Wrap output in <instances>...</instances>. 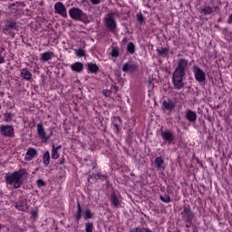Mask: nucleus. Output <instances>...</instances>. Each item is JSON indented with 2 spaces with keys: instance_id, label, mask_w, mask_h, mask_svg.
<instances>
[{
  "instance_id": "obj_51",
  "label": "nucleus",
  "mask_w": 232,
  "mask_h": 232,
  "mask_svg": "<svg viewBox=\"0 0 232 232\" xmlns=\"http://www.w3.org/2000/svg\"><path fill=\"white\" fill-rule=\"evenodd\" d=\"M60 164H64V160L60 161Z\"/></svg>"
},
{
  "instance_id": "obj_15",
  "label": "nucleus",
  "mask_w": 232,
  "mask_h": 232,
  "mask_svg": "<svg viewBox=\"0 0 232 232\" xmlns=\"http://www.w3.org/2000/svg\"><path fill=\"white\" fill-rule=\"evenodd\" d=\"M154 167L156 168V169H158V171H164V169H166V166L164 165V160L162 159V157H157L154 160Z\"/></svg>"
},
{
  "instance_id": "obj_28",
  "label": "nucleus",
  "mask_w": 232,
  "mask_h": 232,
  "mask_svg": "<svg viewBox=\"0 0 232 232\" xmlns=\"http://www.w3.org/2000/svg\"><path fill=\"white\" fill-rule=\"evenodd\" d=\"M112 122H113L114 128L117 130V131H119V128L122 126V121L121 120V117L119 116L114 117Z\"/></svg>"
},
{
  "instance_id": "obj_27",
  "label": "nucleus",
  "mask_w": 232,
  "mask_h": 232,
  "mask_svg": "<svg viewBox=\"0 0 232 232\" xmlns=\"http://www.w3.org/2000/svg\"><path fill=\"white\" fill-rule=\"evenodd\" d=\"M156 52L160 57H166L169 52V47H161V49H157Z\"/></svg>"
},
{
  "instance_id": "obj_2",
  "label": "nucleus",
  "mask_w": 232,
  "mask_h": 232,
  "mask_svg": "<svg viewBox=\"0 0 232 232\" xmlns=\"http://www.w3.org/2000/svg\"><path fill=\"white\" fill-rule=\"evenodd\" d=\"M26 175V169H20L18 171L5 174V179L7 186H13L14 189H19L23 185V177Z\"/></svg>"
},
{
  "instance_id": "obj_21",
  "label": "nucleus",
  "mask_w": 232,
  "mask_h": 232,
  "mask_svg": "<svg viewBox=\"0 0 232 232\" xmlns=\"http://www.w3.org/2000/svg\"><path fill=\"white\" fill-rule=\"evenodd\" d=\"M186 119L188 122H195L197 121V112L188 110L186 113Z\"/></svg>"
},
{
  "instance_id": "obj_22",
  "label": "nucleus",
  "mask_w": 232,
  "mask_h": 232,
  "mask_svg": "<svg viewBox=\"0 0 232 232\" xmlns=\"http://www.w3.org/2000/svg\"><path fill=\"white\" fill-rule=\"evenodd\" d=\"M87 70L89 73H98L99 72V65L93 63H87Z\"/></svg>"
},
{
  "instance_id": "obj_32",
  "label": "nucleus",
  "mask_w": 232,
  "mask_h": 232,
  "mask_svg": "<svg viewBox=\"0 0 232 232\" xmlns=\"http://www.w3.org/2000/svg\"><path fill=\"white\" fill-rule=\"evenodd\" d=\"M127 51L130 53V55H133V53H135V44L130 42L127 44Z\"/></svg>"
},
{
  "instance_id": "obj_19",
  "label": "nucleus",
  "mask_w": 232,
  "mask_h": 232,
  "mask_svg": "<svg viewBox=\"0 0 232 232\" xmlns=\"http://www.w3.org/2000/svg\"><path fill=\"white\" fill-rule=\"evenodd\" d=\"M82 68H84V65L81 62H76L71 64V69L72 72H76V73H81V72H82Z\"/></svg>"
},
{
  "instance_id": "obj_31",
  "label": "nucleus",
  "mask_w": 232,
  "mask_h": 232,
  "mask_svg": "<svg viewBox=\"0 0 232 232\" xmlns=\"http://www.w3.org/2000/svg\"><path fill=\"white\" fill-rule=\"evenodd\" d=\"M83 218L85 220H88L90 218H93V213H92V210L90 208H87L85 211H84V214H83Z\"/></svg>"
},
{
  "instance_id": "obj_13",
  "label": "nucleus",
  "mask_w": 232,
  "mask_h": 232,
  "mask_svg": "<svg viewBox=\"0 0 232 232\" xmlns=\"http://www.w3.org/2000/svg\"><path fill=\"white\" fill-rule=\"evenodd\" d=\"M12 30H17V23L14 20H7L5 22V25L3 30V33L5 34H8Z\"/></svg>"
},
{
  "instance_id": "obj_26",
  "label": "nucleus",
  "mask_w": 232,
  "mask_h": 232,
  "mask_svg": "<svg viewBox=\"0 0 232 232\" xmlns=\"http://www.w3.org/2000/svg\"><path fill=\"white\" fill-rule=\"evenodd\" d=\"M82 218V208H81V203H77V211L76 214L74 215V218L76 222L79 223V220Z\"/></svg>"
},
{
  "instance_id": "obj_37",
  "label": "nucleus",
  "mask_w": 232,
  "mask_h": 232,
  "mask_svg": "<svg viewBox=\"0 0 232 232\" xmlns=\"http://www.w3.org/2000/svg\"><path fill=\"white\" fill-rule=\"evenodd\" d=\"M111 57H119V48H114L111 53Z\"/></svg>"
},
{
  "instance_id": "obj_48",
  "label": "nucleus",
  "mask_w": 232,
  "mask_h": 232,
  "mask_svg": "<svg viewBox=\"0 0 232 232\" xmlns=\"http://www.w3.org/2000/svg\"><path fill=\"white\" fill-rule=\"evenodd\" d=\"M3 52H5V48L0 49V55H1V53H3Z\"/></svg>"
},
{
  "instance_id": "obj_23",
  "label": "nucleus",
  "mask_w": 232,
  "mask_h": 232,
  "mask_svg": "<svg viewBox=\"0 0 232 232\" xmlns=\"http://www.w3.org/2000/svg\"><path fill=\"white\" fill-rule=\"evenodd\" d=\"M92 177L93 179H95V180H102V182H104V180L108 182L109 179L108 174H102L101 172H98L97 174H92Z\"/></svg>"
},
{
  "instance_id": "obj_14",
  "label": "nucleus",
  "mask_w": 232,
  "mask_h": 232,
  "mask_svg": "<svg viewBox=\"0 0 232 232\" xmlns=\"http://www.w3.org/2000/svg\"><path fill=\"white\" fill-rule=\"evenodd\" d=\"M110 202L111 206H113L116 208H121V199H119V196L115 192H111L110 196Z\"/></svg>"
},
{
  "instance_id": "obj_42",
  "label": "nucleus",
  "mask_w": 232,
  "mask_h": 232,
  "mask_svg": "<svg viewBox=\"0 0 232 232\" xmlns=\"http://www.w3.org/2000/svg\"><path fill=\"white\" fill-rule=\"evenodd\" d=\"M92 5H101V0H90Z\"/></svg>"
},
{
  "instance_id": "obj_25",
  "label": "nucleus",
  "mask_w": 232,
  "mask_h": 232,
  "mask_svg": "<svg viewBox=\"0 0 232 232\" xmlns=\"http://www.w3.org/2000/svg\"><path fill=\"white\" fill-rule=\"evenodd\" d=\"M62 146H58L55 147V145H53V149H52V159H53L54 160L59 159L60 155H59V150H61Z\"/></svg>"
},
{
  "instance_id": "obj_6",
  "label": "nucleus",
  "mask_w": 232,
  "mask_h": 232,
  "mask_svg": "<svg viewBox=\"0 0 232 232\" xmlns=\"http://www.w3.org/2000/svg\"><path fill=\"white\" fill-rule=\"evenodd\" d=\"M175 108H177V102H175V101L171 99L164 100L161 104V110L162 111H164V113H166L167 111L171 113V111H173Z\"/></svg>"
},
{
  "instance_id": "obj_24",
  "label": "nucleus",
  "mask_w": 232,
  "mask_h": 232,
  "mask_svg": "<svg viewBox=\"0 0 232 232\" xmlns=\"http://www.w3.org/2000/svg\"><path fill=\"white\" fill-rule=\"evenodd\" d=\"M199 14H203V15H211L213 14V9L211 6H204L199 9Z\"/></svg>"
},
{
  "instance_id": "obj_17",
  "label": "nucleus",
  "mask_w": 232,
  "mask_h": 232,
  "mask_svg": "<svg viewBox=\"0 0 232 232\" xmlns=\"http://www.w3.org/2000/svg\"><path fill=\"white\" fill-rule=\"evenodd\" d=\"M20 77H22V79H24V81H32V72H30V70H28L27 68H23L21 69L20 72Z\"/></svg>"
},
{
  "instance_id": "obj_9",
  "label": "nucleus",
  "mask_w": 232,
  "mask_h": 232,
  "mask_svg": "<svg viewBox=\"0 0 232 232\" xmlns=\"http://www.w3.org/2000/svg\"><path fill=\"white\" fill-rule=\"evenodd\" d=\"M0 133L4 137H10V138L14 137L15 135L13 125H2L0 127Z\"/></svg>"
},
{
  "instance_id": "obj_18",
  "label": "nucleus",
  "mask_w": 232,
  "mask_h": 232,
  "mask_svg": "<svg viewBox=\"0 0 232 232\" xmlns=\"http://www.w3.org/2000/svg\"><path fill=\"white\" fill-rule=\"evenodd\" d=\"M53 57V52L48 51L44 52L40 54V61L43 63H47V61H52V58Z\"/></svg>"
},
{
  "instance_id": "obj_12",
  "label": "nucleus",
  "mask_w": 232,
  "mask_h": 232,
  "mask_svg": "<svg viewBox=\"0 0 232 232\" xmlns=\"http://www.w3.org/2000/svg\"><path fill=\"white\" fill-rule=\"evenodd\" d=\"M161 138L165 142H168V144H171L173 140H175V132L167 130L161 132Z\"/></svg>"
},
{
  "instance_id": "obj_53",
  "label": "nucleus",
  "mask_w": 232,
  "mask_h": 232,
  "mask_svg": "<svg viewBox=\"0 0 232 232\" xmlns=\"http://www.w3.org/2000/svg\"><path fill=\"white\" fill-rule=\"evenodd\" d=\"M121 81H122V78H119V82H121Z\"/></svg>"
},
{
  "instance_id": "obj_33",
  "label": "nucleus",
  "mask_w": 232,
  "mask_h": 232,
  "mask_svg": "<svg viewBox=\"0 0 232 232\" xmlns=\"http://www.w3.org/2000/svg\"><path fill=\"white\" fill-rule=\"evenodd\" d=\"M160 198L162 202H165V204H169V202H171V198L166 194L164 196H160Z\"/></svg>"
},
{
  "instance_id": "obj_35",
  "label": "nucleus",
  "mask_w": 232,
  "mask_h": 232,
  "mask_svg": "<svg viewBox=\"0 0 232 232\" xmlns=\"http://www.w3.org/2000/svg\"><path fill=\"white\" fill-rule=\"evenodd\" d=\"M74 52L77 57H84L86 55V52H84L82 49H75Z\"/></svg>"
},
{
  "instance_id": "obj_44",
  "label": "nucleus",
  "mask_w": 232,
  "mask_h": 232,
  "mask_svg": "<svg viewBox=\"0 0 232 232\" xmlns=\"http://www.w3.org/2000/svg\"><path fill=\"white\" fill-rule=\"evenodd\" d=\"M31 215H32L33 218H36V217H37V211H35V210L32 211V212H31Z\"/></svg>"
},
{
  "instance_id": "obj_4",
  "label": "nucleus",
  "mask_w": 232,
  "mask_h": 232,
  "mask_svg": "<svg viewBox=\"0 0 232 232\" xmlns=\"http://www.w3.org/2000/svg\"><path fill=\"white\" fill-rule=\"evenodd\" d=\"M104 26L111 34H117V21L115 20V13H108L103 19Z\"/></svg>"
},
{
  "instance_id": "obj_49",
  "label": "nucleus",
  "mask_w": 232,
  "mask_h": 232,
  "mask_svg": "<svg viewBox=\"0 0 232 232\" xmlns=\"http://www.w3.org/2000/svg\"><path fill=\"white\" fill-rule=\"evenodd\" d=\"M116 75L121 78V72H116Z\"/></svg>"
},
{
  "instance_id": "obj_7",
  "label": "nucleus",
  "mask_w": 232,
  "mask_h": 232,
  "mask_svg": "<svg viewBox=\"0 0 232 232\" xmlns=\"http://www.w3.org/2000/svg\"><path fill=\"white\" fill-rule=\"evenodd\" d=\"M193 73L198 82H206V72L200 67L194 65Z\"/></svg>"
},
{
  "instance_id": "obj_52",
  "label": "nucleus",
  "mask_w": 232,
  "mask_h": 232,
  "mask_svg": "<svg viewBox=\"0 0 232 232\" xmlns=\"http://www.w3.org/2000/svg\"><path fill=\"white\" fill-rule=\"evenodd\" d=\"M1 229H3V225L0 224V231H1Z\"/></svg>"
},
{
  "instance_id": "obj_8",
  "label": "nucleus",
  "mask_w": 232,
  "mask_h": 232,
  "mask_svg": "<svg viewBox=\"0 0 232 232\" xmlns=\"http://www.w3.org/2000/svg\"><path fill=\"white\" fill-rule=\"evenodd\" d=\"M54 14H58V15H61L62 17H68V12L66 11V6L63 2H56L54 4Z\"/></svg>"
},
{
  "instance_id": "obj_29",
  "label": "nucleus",
  "mask_w": 232,
  "mask_h": 232,
  "mask_svg": "<svg viewBox=\"0 0 232 232\" xmlns=\"http://www.w3.org/2000/svg\"><path fill=\"white\" fill-rule=\"evenodd\" d=\"M43 162L45 167L50 166V151H45L43 155Z\"/></svg>"
},
{
  "instance_id": "obj_11",
  "label": "nucleus",
  "mask_w": 232,
  "mask_h": 232,
  "mask_svg": "<svg viewBox=\"0 0 232 232\" xmlns=\"http://www.w3.org/2000/svg\"><path fill=\"white\" fill-rule=\"evenodd\" d=\"M36 128H37V133H38L40 139H42L43 142H47L48 139H50V137H52V134L46 135V131L44 130V127H43V123L37 124Z\"/></svg>"
},
{
  "instance_id": "obj_38",
  "label": "nucleus",
  "mask_w": 232,
  "mask_h": 232,
  "mask_svg": "<svg viewBox=\"0 0 232 232\" xmlns=\"http://www.w3.org/2000/svg\"><path fill=\"white\" fill-rule=\"evenodd\" d=\"M36 184H37L38 188H43V187L46 186V183H44V180H43V179H38L36 181Z\"/></svg>"
},
{
  "instance_id": "obj_30",
  "label": "nucleus",
  "mask_w": 232,
  "mask_h": 232,
  "mask_svg": "<svg viewBox=\"0 0 232 232\" xmlns=\"http://www.w3.org/2000/svg\"><path fill=\"white\" fill-rule=\"evenodd\" d=\"M12 119H14V114L11 112L4 113V121L5 122H12Z\"/></svg>"
},
{
  "instance_id": "obj_47",
  "label": "nucleus",
  "mask_w": 232,
  "mask_h": 232,
  "mask_svg": "<svg viewBox=\"0 0 232 232\" xmlns=\"http://www.w3.org/2000/svg\"><path fill=\"white\" fill-rule=\"evenodd\" d=\"M108 90H103L102 94L105 95V97H108Z\"/></svg>"
},
{
  "instance_id": "obj_45",
  "label": "nucleus",
  "mask_w": 232,
  "mask_h": 232,
  "mask_svg": "<svg viewBox=\"0 0 232 232\" xmlns=\"http://www.w3.org/2000/svg\"><path fill=\"white\" fill-rule=\"evenodd\" d=\"M227 24H232V14L229 15V17L227 19Z\"/></svg>"
},
{
  "instance_id": "obj_10",
  "label": "nucleus",
  "mask_w": 232,
  "mask_h": 232,
  "mask_svg": "<svg viewBox=\"0 0 232 232\" xmlns=\"http://www.w3.org/2000/svg\"><path fill=\"white\" fill-rule=\"evenodd\" d=\"M138 69L139 66L132 62H127L122 66V72H125L126 73H135Z\"/></svg>"
},
{
  "instance_id": "obj_3",
  "label": "nucleus",
  "mask_w": 232,
  "mask_h": 232,
  "mask_svg": "<svg viewBox=\"0 0 232 232\" xmlns=\"http://www.w3.org/2000/svg\"><path fill=\"white\" fill-rule=\"evenodd\" d=\"M180 215L181 219L186 223V227H191L193 219L195 218V213L191 210V207L188 204L183 206Z\"/></svg>"
},
{
  "instance_id": "obj_16",
  "label": "nucleus",
  "mask_w": 232,
  "mask_h": 232,
  "mask_svg": "<svg viewBox=\"0 0 232 232\" xmlns=\"http://www.w3.org/2000/svg\"><path fill=\"white\" fill-rule=\"evenodd\" d=\"M37 156V150L34 148L27 149V151L24 156V160H27L30 162V160H33L34 157Z\"/></svg>"
},
{
  "instance_id": "obj_54",
  "label": "nucleus",
  "mask_w": 232,
  "mask_h": 232,
  "mask_svg": "<svg viewBox=\"0 0 232 232\" xmlns=\"http://www.w3.org/2000/svg\"><path fill=\"white\" fill-rule=\"evenodd\" d=\"M0 110H1V104H0Z\"/></svg>"
},
{
  "instance_id": "obj_20",
  "label": "nucleus",
  "mask_w": 232,
  "mask_h": 232,
  "mask_svg": "<svg viewBox=\"0 0 232 232\" xmlns=\"http://www.w3.org/2000/svg\"><path fill=\"white\" fill-rule=\"evenodd\" d=\"M15 208L19 211H26L28 209V201L21 200L15 204Z\"/></svg>"
},
{
  "instance_id": "obj_34",
  "label": "nucleus",
  "mask_w": 232,
  "mask_h": 232,
  "mask_svg": "<svg viewBox=\"0 0 232 232\" xmlns=\"http://www.w3.org/2000/svg\"><path fill=\"white\" fill-rule=\"evenodd\" d=\"M85 231L86 232H93V223L92 222L85 223Z\"/></svg>"
},
{
  "instance_id": "obj_43",
  "label": "nucleus",
  "mask_w": 232,
  "mask_h": 232,
  "mask_svg": "<svg viewBox=\"0 0 232 232\" xmlns=\"http://www.w3.org/2000/svg\"><path fill=\"white\" fill-rule=\"evenodd\" d=\"M91 164L92 166V169H97V162L93 161V160H91Z\"/></svg>"
},
{
  "instance_id": "obj_46",
  "label": "nucleus",
  "mask_w": 232,
  "mask_h": 232,
  "mask_svg": "<svg viewBox=\"0 0 232 232\" xmlns=\"http://www.w3.org/2000/svg\"><path fill=\"white\" fill-rule=\"evenodd\" d=\"M5 63V57H3L2 54H0V64Z\"/></svg>"
},
{
  "instance_id": "obj_39",
  "label": "nucleus",
  "mask_w": 232,
  "mask_h": 232,
  "mask_svg": "<svg viewBox=\"0 0 232 232\" xmlns=\"http://www.w3.org/2000/svg\"><path fill=\"white\" fill-rule=\"evenodd\" d=\"M139 232H153V231H151V229L148 227H142V228H139Z\"/></svg>"
},
{
  "instance_id": "obj_41",
  "label": "nucleus",
  "mask_w": 232,
  "mask_h": 232,
  "mask_svg": "<svg viewBox=\"0 0 232 232\" xmlns=\"http://www.w3.org/2000/svg\"><path fill=\"white\" fill-rule=\"evenodd\" d=\"M146 84H147L148 87L153 88V82H151V80H148V81L146 82Z\"/></svg>"
},
{
  "instance_id": "obj_40",
  "label": "nucleus",
  "mask_w": 232,
  "mask_h": 232,
  "mask_svg": "<svg viewBox=\"0 0 232 232\" xmlns=\"http://www.w3.org/2000/svg\"><path fill=\"white\" fill-rule=\"evenodd\" d=\"M111 90H112V92L117 93L119 92V87L117 85H111Z\"/></svg>"
},
{
  "instance_id": "obj_5",
  "label": "nucleus",
  "mask_w": 232,
  "mask_h": 232,
  "mask_svg": "<svg viewBox=\"0 0 232 232\" xmlns=\"http://www.w3.org/2000/svg\"><path fill=\"white\" fill-rule=\"evenodd\" d=\"M69 15L73 21H82L84 23V19H86V14L79 9V7H72L69 9Z\"/></svg>"
},
{
  "instance_id": "obj_36",
  "label": "nucleus",
  "mask_w": 232,
  "mask_h": 232,
  "mask_svg": "<svg viewBox=\"0 0 232 232\" xmlns=\"http://www.w3.org/2000/svg\"><path fill=\"white\" fill-rule=\"evenodd\" d=\"M136 17L140 24H142V23H144V15H142V14H137Z\"/></svg>"
},
{
  "instance_id": "obj_1",
  "label": "nucleus",
  "mask_w": 232,
  "mask_h": 232,
  "mask_svg": "<svg viewBox=\"0 0 232 232\" xmlns=\"http://www.w3.org/2000/svg\"><path fill=\"white\" fill-rule=\"evenodd\" d=\"M189 61L186 58H179L177 62V67L172 73V84L175 90H182L186 83V72L189 70Z\"/></svg>"
},
{
  "instance_id": "obj_50",
  "label": "nucleus",
  "mask_w": 232,
  "mask_h": 232,
  "mask_svg": "<svg viewBox=\"0 0 232 232\" xmlns=\"http://www.w3.org/2000/svg\"><path fill=\"white\" fill-rule=\"evenodd\" d=\"M12 6H15V5H9V8H12Z\"/></svg>"
}]
</instances>
